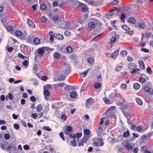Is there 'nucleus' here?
Instances as JSON below:
<instances>
[{
	"instance_id": "22",
	"label": "nucleus",
	"mask_w": 153,
	"mask_h": 153,
	"mask_svg": "<svg viewBox=\"0 0 153 153\" xmlns=\"http://www.w3.org/2000/svg\"><path fill=\"white\" fill-rule=\"evenodd\" d=\"M53 56L54 58L56 59H59L60 58L61 55L59 53L56 52L53 53Z\"/></svg>"
},
{
	"instance_id": "49",
	"label": "nucleus",
	"mask_w": 153,
	"mask_h": 153,
	"mask_svg": "<svg viewBox=\"0 0 153 153\" xmlns=\"http://www.w3.org/2000/svg\"><path fill=\"white\" fill-rule=\"evenodd\" d=\"M87 60L88 63L90 64L92 63L94 61L93 58L91 57L88 58L87 59Z\"/></svg>"
},
{
	"instance_id": "31",
	"label": "nucleus",
	"mask_w": 153,
	"mask_h": 153,
	"mask_svg": "<svg viewBox=\"0 0 153 153\" xmlns=\"http://www.w3.org/2000/svg\"><path fill=\"white\" fill-rule=\"evenodd\" d=\"M22 64L23 66H24L26 68H27L28 66L29 60L26 59L22 62Z\"/></svg>"
},
{
	"instance_id": "9",
	"label": "nucleus",
	"mask_w": 153,
	"mask_h": 153,
	"mask_svg": "<svg viewBox=\"0 0 153 153\" xmlns=\"http://www.w3.org/2000/svg\"><path fill=\"white\" fill-rule=\"evenodd\" d=\"M98 140L100 142V143L99 144H98V143L96 142H94L93 143V145L95 146H102L104 145V142L102 139V138H100Z\"/></svg>"
},
{
	"instance_id": "48",
	"label": "nucleus",
	"mask_w": 153,
	"mask_h": 153,
	"mask_svg": "<svg viewBox=\"0 0 153 153\" xmlns=\"http://www.w3.org/2000/svg\"><path fill=\"white\" fill-rule=\"evenodd\" d=\"M127 54V51H123L120 52V55L122 56H125Z\"/></svg>"
},
{
	"instance_id": "17",
	"label": "nucleus",
	"mask_w": 153,
	"mask_h": 153,
	"mask_svg": "<svg viewBox=\"0 0 153 153\" xmlns=\"http://www.w3.org/2000/svg\"><path fill=\"white\" fill-rule=\"evenodd\" d=\"M138 62L140 68L143 70H144L145 67L143 61L142 60H140L138 61Z\"/></svg>"
},
{
	"instance_id": "51",
	"label": "nucleus",
	"mask_w": 153,
	"mask_h": 153,
	"mask_svg": "<svg viewBox=\"0 0 153 153\" xmlns=\"http://www.w3.org/2000/svg\"><path fill=\"white\" fill-rule=\"evenodd\" d=\"M123 145L125 147L126 146L128 145H129V143L128 140H125L123 141Z\"/></svg>"
},
{
	"instance_id": "38",
	"label": "nucleus",
	"mask_w": 153,
	"mask_h": 153,
	"mask_svg": "<svg viewBox=\"0 0 153 153\" xmlns=\"http://www.w3.org/2000/svg\"><path fill=\"white\" fill-rule=\"evenodd\" d=\"M139 81L141 83H143L146 82V79L142 77H140L139 79Z\"/></svg>"
},
{
	"instance_id": "3",
	"label": "nucleus",
	"mask_w": 153,
	"mask_h": 153,
	"mask_svg": "<svg viewBox=\"0 0 153 153\" xmlns=\"http://www.w3.org/2000/svg\"><path fill=\"white\" fill-rule=\"evenodd\" d=\"M128 68L129 69L133 70L131 71V74H133L134 73L137 72V71H136L135 68H137L136 64L134 63H130L128 64Z\"/></svg>"
},
{
	"instance_id": "52",
	"label": "nucleus",
	"mask_w": 153,
	"mask_h": 153,
	"mask_svg": "<svg viewBox=\"0 0 153 153\" xmlns=\"http://www.w3.org/2000/svg\"><path fill=\"white\" fill-rule=\"evenodd\" d=\"M43 129L45 130H47L48 131H50L51 130V129L48 126H44L42 127Z\"/></svg>"
},
{
	"instance_id": "18",
	"label": "nucleus",
	"mask_w": 153,
	"mask_h": 153,
	"mask_svg": "<svg viewBox=\"0 0 153 153\" xmlns=\"http://www.w3.org/2000/svg\"><path fill=\"white\" fill-rule=\"evenodd\" d=\"M136 128V130L138 132H140V131L144 132L146 129V128L144 130H143V127L141 126H137Z\"/></svg>"
},
{
	"instance_id": "34",
	"label": "nucleus",
	"mask_w": 153,
	"mask_h": 153,
	"mask_svg": "<svg viewBox=\"0 0 153 153\" xmlns=\"http://www.w3.org/2000/svg\"><path fill=\"white\" fill-rule=\"evenodd\" d=\"M71 145L74 147L76 146L77 145L76 143V138L74 139L72 141L70 142Z\"/></svg>"
},
{
	"instance_id": "42",
	"label": "nucleus",
	"mask_w": 153,
	"mask_h": 153,
	"mask_svg": "<svg viewBox=\"0 0 153 153\" xmlns=\"http://www.w3.org/2000/svg\"><path fill=\"white\" fill-rule=\"evenodd\" d=\"M146 72L149 74H152V71L151 68L149 67H148L146 69Z\"/></svg>"
},
{
	"instance_id": "54",
	"label": "nucleus",
	"mask_w": 153,
	"mask_h": 153,
	"mask_svg": "<svg viewBox=\"0 0 153 153\" xmlns=\"http://www.w3.org/2000/svg\"><path fill=\"white\" fill-rule=\"evenodd\" d=\"M37 113L32 114H31V117L34 119H36L37 117Z\"/></svg>"
},
{
	"instance_id": "60",
	"label": "nucleus",
	"mask_w": 153,
	"mask_h": 153,
	"mask_svg": "<svg viewBox=\"0 0 153 153\" xmlns=\"http://www.w3.org/2000/svg\"><path fill=\"white\" fill-rule=\"evenodd\" d=\"M59 135H60V137L62 138V139L63 140H65V138H64V135H63V132H61L59 133Z\"/></svg>"
},
{
	"instance_id": "43",
	"label": "nucleus",
	"mask_w": 153,
	"mask_h": 153,
	"mask_svg": "<svg viewBox=\"0 0 153 153\" xmlns=\"http://www.w3.org/2000/svg\"><path fill=\"white\" fill-rule=\"evenodd\" d=\"M66 51L68 53H71L72 51V48L70 46H68L66 48Z\"/></svg>"
},
{
	"instance_id": "13",
	"label": "nucleus",
	"mask_w": 153,
	"mask_h": 153,
	"mask_svg": "<svg viewBox=\"0 0 153 153\" xmlns=\"http://www.w3.org/2000/svg\"><path fill=\"white\" fill-rule=\"evenodd\" d=\"M59 17L58 15H54L53 16L52 20L55 23H57L59 21Z\"/></svg>"
},
{
	"instance_id": "58",
	"label": "nucleus",
	"mask_w": 153,
	"mask_h": 153,
	"mask_svg": "<svg viewBox=\"0 0 153 153\" xmlns=\"http://www.w3.org/2000/svg\"><path fill=\"white\" fill-rule=\"evenodd\" d=\"M4 137L6 140H8L10 139V135L7 133L5 134L4 135Z\"/></svg>"
},
{
	"instance_id": "29",
	"label": "nucleus",
	"mask_w": 153,
	"mask_h": 153,
	"mask_svg": "<svg viewBox=\"0 0 153 153\" xmlns=\"http://www.w3.org/2000/svg\"><path fill=\"white\" fill-rule=\"evenodd\" d=\"M103 100L104 102L106 104H109L111 103L110 100L108 99L107 97H105L103 98Z\"/></svg>"
},
{
	"instance_id": "8",
	"label": "nucleus",
	"mask_w": 153,
	"mask_h": 153,
	"mask_svg": "<svg viewBox=\"0 0 153 153\" xmlns=\"http://www.w3.org/2000/svg\"><path fill=\"white\" fill-rule=\"evenodd\" d=\"M121 27L124 30L126 31V33L130 35H131L132 32L130 31V28L128 26L126 25H122Z\"/></svg>"
},
{
	"instance_id": "57",
	"label": "nucleus",
	"mask_w": 153,
	"mask_h": 153,
	"mask_svg": "<svg viewBox=\"0 0 153 153\" xmlns=\"http://www.w3.org/2000/svg\"><path fill=\"white\" fill-rule=\"evenodd\" d=\"M30 100L32 102H34L36 100V98L33 96H31L30 98Z\"/></svg>"
},
{
	"instance_id": "61",
	"label": "nucleus",
	"mask_w": 153,
	"mask_h": 153,
	"mask_svg": "<svg viewBox=\"0 0 153 153\" xmlns=\"http://www.w3.org/2000/svg\"><path fill=\"white\" fill-rule=\"evenodd\" d=\"M122 66H117L115 68V70L116 71H119L121 70V69Z\"/></svg>"
},
{
	"instance_id": "46",
	"label": "nucleus",
	"mask_w": 153,
	"mask_h": 153,
	"mask_svg": "<svg viewBox=\"0 0 153 153\" xmlns=\"http://www.w3.org/2000/svg\"><path fill=\"white\" fill-rule=\"evenodd\" d=\"M47 7L46 5L45 4H43L40 6V8L41 10H45Z\"/></svg>"
},
{
	"instance_id": "24",
	"label": "nucleus",
	"mask_w": 153,
	"mask_h": 153,
	"mask_svg": "<svg viewBox=\"0 0 153 153\" xmlns=\"http://www.w3.org/2000/svg\"><path fill=\"white\" fill-rule=\"evenodd\" d=\"M133 138H131L130 140V141H132L135 139L136 138H138L140 137L139 134L133 133H132Z\"/></svg>"
},
{
	"instance_id": "36",
	"label": "nucleus",
	"mask_w": 153,
	"mask_h": 153,
	"mask_svg": "<svg viewBox=\"0 0 153 153\" xmlns=\"http://www.w3.org/2000/svg\"><path fill=\"white\" fill-rule=\"evenodd\" d=\"M113 15V14H111V13H108L105 14V17L106 19H110L112 18V16Z\"/></svg>"
},
{
	"instance_id": "44",
	"label": "nucleus",
	"mask_w": 153,
	"mask_h": 153,
	"mask_svg": "<svg viewBox=\"0 0 153 153\" xmlns=\"http://www.w3.org/2000/svg\"><path fill=\"white\" fill-rule=\"evenodd\" d=\"M101 86L100 84L99 83H96L94 85V87L96 89H98Z\"/></svg>"
},
{
	"instance_id": "56",
	"label": "nucleus",
	"mask_w": 153,
	"mask_h": 153,
	"mask_svg": "<svg viewBox=\"0 0 153 153\" xmlns=\"http://www.w3.org/2000/svg\"><path fill=\"white\" fill-rule=\"evenodd\" d=\"M66 129L68 131H72V127L70 126H68L66 127Z\"/></svg>"
},
{
	"instance_id": "20",
	"label": "nucleus",
	"mask_w": 153,
	"mask_h": 153,
	"mask_svg": "<svg viewBox=\"0 0 153 153\" xmlns=\"http://www.w3.org/2000/svg\"><path fill=\"white\" fill-rule=\"evenodd\" d=\"M130 135V132L128 130L125 131L123 133V136L124 138L128 137Z\"/></svg>"
},
{
	"instance_id": "47",
	"label": "nucleus",
	"mask_w": 153,
	"mask_h": 153,
	"mask_svg": "<svg viewBox=\"0 0 153 153\" xmlns=\"http://www.w3.org/2000/svg\"><path fill=\"white\" fill-rule=\"evenodd\" d=\"M84 134L86 135H89L90 133V132L89 130L87 129L84 130Z\"/></svg>"
},
{
	"instance_id": "35",
	"label": "nucleus",
	"mask_w": 153,
	"mask_h": 153,
	"mask_svg": "<svg viewBox=\"0 0 153 153\" xmlns=\"http://www.w3.org/2000/svg\"><path fill=\"white\" fill-rule=\"evenodd\" d=\"M27 42L29 43H31L33 40V37L32 36H29L27 39Z\"/></svg>"
},
{
	"instance_id": "21",
	"label": "nucleus",
	"mask_w": 153,
	"mask_h": 153,
	"mask_svg": "<svg viewBox=\"0 0 153 153\" xmlns=\"http://www.w3.org/2000/svg\"><path fill=\"white\" fill-rule=\"evenodd\" d=\"M43 93L45 99L47 100L46 99V97H48L50 95V93L49 91L47 89H45Z\"/></svg>"
},
{
	"instance_id": "45",
	"label": "nucleus",
	"mask_w": 153,
	"mask_h": 153,
	"mask_svg": "<svg viewBox=\"0 0 153 153\" xmlns=\"http://www.w3.org/2000/svg\"><path fill=\"white\" fill-rule=\"evenodd\" d=\"M65 85V83L64 82H61L56 84V86L57 87H63Z\"/></svg>"
},
{
	"instance_id": "27",
	"label": "nucleus",
	"mask_w": 153,
	"mask_h": 153,
	"mask_svg": "<svg viewBox=\"0 0 153 153\" xmlns=\"http://www.w3.org/2000/svg\"><path fill=\"white\" fill-rule=\"evenodd\" d=\"M90 69V68L87 70L85 72H83L79 74V76H80L85 77L87 75L88 71Z\"/></svg>"
},
{
	"instance_id": "28",
	"label": "nucleus",
	"mask_w": 153,
	"mask_h": 153,
	"mask_svg": "<svg viewBox=\"0 0 153 153\" xmlns=\"http://www.w3.org/2000/svg\"><path fill=\"white\" fill-rule=\"evenodd\" d=\"M88 26L89 28L93 29L95 27V25L93 22H91L88 24Z\"/></svg>"
},
{
	"instance_id": "7",
	"label": "nucleus",
	"mask_w": 153,
	"mask_h": 153,
	"mask_svg": "<svg viewBox=\"0 0 153 153\" xmlns=\"http://www.w3.org/2000/svg\"><path fill=\"white\" fill-rule=\"evenodd\" d=\"M120 50V48H118L117 49L115 50L114 52L111 53V57L113 59L115 58L118 55Z\"/></svg>"
},
{
	"instance_id": "32",
	"label": "nucleus",
	"mask_w": 153,
	"mask_h": 153,
	"mask_svg": "<svg viewBox=\"0 0 153 153\" xmlns=\"http://www.w3.org/2000/svg\"><path fill=\"white\" fill-rule=\"evenodd\" d=\"M57 78L59 81H62L65 79V76L64 75L61 74L58 76Z\"/></svg>"
},
{
	"instance_id": "62",
	"label": "nucleus",
	"mask_w": 153,
	"mask_h": 153,
	"mask_svg": "<svg viewBox=\"0 0 153 153\" xmlns=\"http://www.w3.org/2000/svg\"><path fill=\"white\" fill-rule=\"evenodd\" d=\"M141 50L142 51L146 53H148L149 51V49H147L145 48H142L141 49Z\"/></svg>"
},
{
	"instance_id": "19",
	"label": "nucleus",
	"mask_w": 153,
	"mask_h": 153,
	"mask_svg": "<svg viewBox=\"0 0 153 153\" xmlns=\"http://www.w3.org/2000/svg\"><path fill=\"white\" fill-rule=\"evenodd\" d=\"M14 33L15 36L18 37H21L22 34V32L19 30H16Z\"/></svg>"
},
{
	"instance_id": "33",
	"label": "nucleus",
	"mask_w": 153,
	"mask_h": 153,
	"mask_svg": "<svg viewBox=\"0 0 153 153\" xmlns=\"http://www.w3.org/2000/svg\"><path fill=\"white\" fill-rule=\"evenodd\" d=\"M18 56L20 58H22L23 59H24L25 58L26 59H28V60H29V58L27 57V56L23 55L20 53H18Z\"/></svg>"
},
{
	"instance_id": "11",
	"label": "nucleus",
	"mask_w": 153,
	"mask_h": 153,
	"mask_svg": "<svg viewBox=\"0 0 153 153\" xmlns=\"http://www.w3.org/2000/svg\"><path fill=\"white\" fill-rule=\"evenodd\" d=\"M114 107H111L108 108L107 111L105 113L104 115L106 116V117H108V116L111 114V112L110 111L111 110L113 109Z\"/></svg>"
},
{
	"instance_id": "10",
	"label": "nucleus",
	"mask_w": 153,
	"mask_h": 153,
	"mask_svg": "<svg viewBox=\"0 0 153 153\" xmlns=\"http://www.w3.org/2000/svg\"><path fill=\"white\" fill-rule=\"evenodd\" d=\"M54 37L59 40H62L64 39L63 36L62 34L59 33H55Z\"/></svg>"
},
{
	"instance_id": "16",
	"label": "nucleus",
	"mask_w": 153,
	"mask_h": 153,
	"mask_svg": "<svg viewBox=\"0 0 153 153\" xmlns=\"http://www.w3.org/2000/svg\"><path fill=\"white\" fill-rule=\"evenodd\" d=\"M40 42V40L37 37H35L33 40V43L35 45H39Z\"/></svg>"
},
{
	"instance_id": "14",
	"label": "nucleus",
	"mask_w": 153,
	"mask_h": 153,
	"mask_svg": "<svg viewBox=\"0 0 153 153\" xmlns=\"http://www.w3.org/2000/svg\"><path fill=\"white\" fill-rule=\"evenodd\" d=\"M43 109V107L40 104H39L36 106V110L37 112H40L42 111Z\"/></svg>"
},
{
	"instance_id": "59",
	"label": "nucleus",
	"mask_w": 153,
	"mask_h": 153,
	"mask_svg": "<svg viewBox=\"0 0 153 153\" xmlns=\"http://www.w3.org/2000/svg\"><path fill=\"white\" fill-rule=\"evenodd\" d=\"M120 86L123 89H126V84L123 83Z\"/></svg>"
},
{
	"instance_id": "37",
	"label": "nucleus",
	"mask_w": 153,
	"mask_h": 153,
	"mask_svg": "<svg viewBox=\"0 0 153 153\" xmlns=\"http://www.w3.org/2000/svg\"><path fill=\"white\" fill-rule=\"evenodd\" d=\"M117 40L116 37L115 36H112L110 39V41L111 43H114Z\"/></svg>"
},
{
	"instance_id": "15",
	"label": "nucleus",
	"mask_w": 153,
	"mask_h": 153,
	"mask_svg": "<svg viewBox=\"0 0 153 153\" xmlns=\"http://www.w3.org/2000/svg\"><path fill=\"white\" fill-rule=\"evenodd\" d=\"M6 29L7 31L10 32L11 34H13L14 33V31L12 26L8 25L6 27Z\"/></svg>"
},
{
	"instance_id": "5",
	"label": "nucleus",
	"mask_w": 153,
	"mask_h": 153,
	"mask_svg": "<svg viewBox=\"0 0 153 153\" xmlns=\"http://www.w3.org/2000/svg\"><path fill=\"white\" fill-rule=\"evenodd\" d=\"M120 95V94L113 92L109 95L108 97L110 100H115V99L119 97Z\"/></svg>"
},
{
	"instance_id": "25",
	"label": "nucleus",
	"mask_w": 153,
	"mask_h": 153,
	"mask_svg": "<svg viewBox=\"0 0 153 153\" xmlns=\"http://www.w3.org/2000/svg\"><path fill=\"white\" fill-rule=\"evenodd\" d=\"M133 87L134 89L137 90L140 88V85L137 83H135L133 84Z\"/></svg>"
},
{
	"instance_id": "2",
	"label": "nucleus",
	"mask_w": 153,
	"mask_h": 153,
	"mask_svg": "<svg viewBox=\"0 0 153 153\" xmlns=\"http://www.w3.org/2000/svg\"><path fill=\"white\" fill-rule=\"evenodd\" d=\"M52 48H50L48 47H42L38 49L37 52L40 56L42 55V54L45 52V50L47 51L52 50Z\"/></svg>"
},
{
	"instance_id": "4",
	"label": "nucleus",
	"mask_w": 153,
	"mask_h": 153,
	"mask_svg": "<svg viewBox=\"0 0 153 153\" xmlns=\"http://www.w3.org/2000/svg\"><path fill=\"white\" fill-rule=\"evenodd\" d=\"M94 100L93 98L90 97L85 102V106L87 108H89L91 104L94 102Z\"/></svg>"
},
{
	"instance_id": "6",
	"label": "nucleus",
	"mask_w": 153,
	"mask_h": 153,
	"mask_svg": "<svg viewBox=\"0 0 153 153\" xmlns=\"http://www.w3.org/2000/svg\"><path fill=\"white\" fill-rule=\"evenodd\" d=\"M88 137L84 136L78 142V146H82L84 145V143H85L87 141Z\"/></svg>"
},
{
	"instance_id": "30",
	"label": "nucleus",
	"mask_w": 153,
	"mask_h": 153,
	"mask_svg": "<svg viewBox=\"0 0 153 153\" xmlns=\"http://www.w3.org/2000/svg\"><path fill=\"white\" fill-rule=\"evenodd\" d=\"M135 100L137 103L139 105H142L143 104V102L142 100L140 98H136Z\"/></svg>"
},
{
	"instance_id": "23",
	"label": "nucleus",
	"mask_w": 153,
	"mask_h": 153,
	"mask_svg": "<svg viewBox=\"0 0 153 153\" xmlns=\"http://www.w3.org/2000/svg\"><path fill=\"white\" fill-rule=\"evenodd\" d=\"M77 95V93L76 92L72 91L70 94V97L72 98H74Z\"/></svg>"
},
{
	"instance_id": "41",
	"label": "nucleus",
	"mask_w": 153,
	"mask_h": 153,
	"mask_svg": "<svg viewBox=\"0 0 153 153\" xmlns=\"http://www.w3.org/2000/svg\"><path fill=\"white\" fill-rule=\"evenodd\" d=\"M119 2V1H113L110 2L109 4L111 5H116L118 4Z\"/></svg>"
},
{
	"instance_id": "63",
	"label": "nucleus",
	"mask_w": 153,
	"mask_h": 153,
	"mask_svg": "<svg viewBox=\"0 0 153 153\" xmlns=\"http://www.w3.org/2000/svg\"><path fill=\"white\" fill-rule=\"evenodd\" d=\"M69 137L71 138L75 139L76 136L75 134H74L73 135L72 134H69Z\"/></svg>"
},
{
	"instance_id": "1",
	"label": "nucleus",
	"mask_w": 153,
	"mask_h": 153,
	"mask_svg": "<svg viewBox=\"0 0 153 153\" xmlns=\"http://www.w3.org/2000/svg\"><path fill=\"white\" fill-rule=\"evenodd\" d=\"M151 82H147L144 85L143 90L146 92H148L150 95H153V89L150 87Z\"/></svg>"
},
{
	"instance_id": "12",
	"label": "nucleus",
	"mask_w": 153,
	"mask_h": 153,
	"mask_svg": "<svg viewBox=\"0 0 153 153\" xmlns=\"http://www.w3.org/2000/svg\"><path fill=\"white\" fill-rule=\"evenodd\" d=\"M28 24L30 27H35V25L33 21L30 19L28 18L27 19Z\"/></svg>"
},
{
	"instance_id": "39",
	"label": "nucleus",
	"mask_w": 153,
	"mask_h": 153,
	"mask_svg": "<svg viewBox=\"0 0 153 153\" xmlns=\"http://www.w3.org/2000/svg\"><path fill=\"white\" fill-rule=\"evenodd\" d=\"M144 23L143 22H140L138 23V26L139 27L143 28L144 27Z\"/></svg>"
},
{
	"instance_id": "50",
	"label": "nucleus",
	"mask_w": 153,
	"mask_h": 153,
	"mask_svg": "<svg viewBox=\"0 0 153 153\" xmlns=\"http://www.w3.org/2000/svg\"><path fill=\"white\" fill-rule=\"evenodd\" d=\"M61 118L62 120H66L67 117L65 114H62L61 115Z\"/></svg>"
},
{
	"instance_id": "40",
	"label": "nucleus",
	"mask_w": 153,
	"mask_h": 153,
	"mask_svg": "<svg viewBox=\"0 0 153 153\" xmlns=\"http://www.w3.org/2000/svg\"><path fill=\"white\" fill-rule=\"evenodd\" d=\"M7 150L10 151L11 149H13L14 150H16V147L15 146H12L10 145H9L7 147Z\"/></svg>"
},
{
	"instance_id": "53",
	"label": "nucleus",
	"mask_w": 153,
	"mask_h": 153,
	"mask_svg": "<svg viewBox=\"0 0 153 153\" xmlns=\"http://www.w3.org/2000/svg\"><path fill=\"white\" fill-rule=\"evenodd\" d=\"M64 34L65 35L67 36H70L71 35V33L70 32L66 30L64 32Z\"/></svg>"
},
{
	"instance_id": "64",
	"label": "nucleus",
	"mask_w": 153,
	"mask_h": 153,
	"mask_svg": "<svg viewBox=\"0 0 153 153\" xmlns=\"http://www.w3.org/2000/svg\"><path fill=\"white\" fill-rule=\"evenodd\" d=\"M8 96L10 100L13 99V96L11 93H9L8 94Z\"/></svg>"
},
{
	"instance_id": "26",
	"label": "nucleus",
	"mask_w": 153,
	"mask_h": 153,
	"mask_svg": "<svg viewBox=\"0 0 153 153\" xmlns=\"http://www.w3.org/2000/svg\"><path fill=\"white\" fill-rule=\"evenodd\" d=\"M128 21L129 23L132 24H134L136 22L135 19L132 17L129 18L128 19Z\"/></svg>"
},
{
	"instance_id": "55",
	"label": "nucleus",
	"mask_w": 153,
	"mask_h": 153,
	"mask_svg": "<svg viewBox=\"0 0 153 153\" xmlns=\"http://www.w3.org/2000/svg\"><path fill=\"white\" fill-rule=\"evenodd\" d=\"M46 20L47 18L46 17L44 16H42V17L41 18V21L42 22H45L46 21Z\"/></svg>"
}]
</instances>
